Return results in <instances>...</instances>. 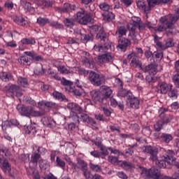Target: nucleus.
<instances>
[{
	"label": "nucleus",
	"mask_w": 179,
	"mask_h": 179,
	"mask_svg": "<svg viewBox=\"0 0 179 179\" xmlns=\"http://www.w3.org/2000/svg\"><path fill=\"white\" fill-rule=\"evenodd\" d=\"M83 54L85 56L82 59V64L87 68L90 69L94 68L96 64L97 65H103V64L111 62L114 58V55H113L111 52H107L94 58H93V57L90 55V53L87 52H83Z\"/></svg>",
	"instance_id": "nucleus-1"
},
{
	"label": "nucleus",
	"mask_w": 179,
	"mask_h": 179,
	"mask_svg": "<svg viewBox=\"0 0 179 179\" xmlns=\"http://www.w3.org/2000/svg\"><path fill=\"white\" fill-rule=\"evenodd\" d=\"M177 22V17L173 14L164 15L159 19V23L157 27H155V31L162 33L166 30H173L174 29V24Z\"/></svg>",
	"instance_id": "nucleus-2"
},
{
	"label": "nucleus",
	"mask_w": 179,
	"mask_h": 179,
	"mask_svg": "<svg viewBox=\"0 0 179 179\" xmlns=\"http://www.w3.org/2000/svg\"><path fill=\"white\" fill-rule=\"evenodd\" d=\"M137 170L140 171L142 177L148 179H167V176L162 174L157 168L145 169L143 166H138Z\"/></svg>",
	"instance_id": "nucleus-3"
},
{
	"label": "nucleus",
	"mask_w": 179,
	"mask_h": 179,
	"mask_svg": "<svg viewBox=\"0 0 179 179\" xmlns=\"http://www.w3.org/2000/svg\"><path fill=\"white\" fill-rule=\"evenodd\" d=\"M17 110L24 117H43L45 115V110L37 111L31 106H24L23 105H17Z\"/></svg>",
	"instance_id": "nucleus-4"
},
{
	"label": "nucleus",
	"mask_w": 179,
	"mask_h": 179,
	"mask_svg": "<svg viewBox=\"0 0 179 179\" xmlns=\"http://www.w3.org/2000/svg\"><path fill=\"white\" fill-rule=\"evenodd\" d=\"M77 22L80 24L86 25L92 22V14L85 10H81L77 13Z\"/></svg>",
	"instance_id": "nucleus-5"
},
{
	"label": "nucleus",
	"mask_w": 179,
	"mask_h": 179,
	"mask_svg": "<svg viewBox=\"0 0 179 179\" xmlns=\"http://www.w3.org/2000/svg\"><path fill=\"white\" fill-rule=\"evenodd\" d=\"M88 80H90L94 86H101V85H103V81L104 80V77L102 74L97 73L96 71H90Z\"/></svg>",
	"instance_id": "nucleus-6"
},
{
	"label": "nucleus",
	"mask_w": 179,
	"mask_h": 179,
	"mask_svg": "<svg viewBox=\"0 0 179 179\" xmlns=\"http://www.w3.org/2000/svg\"><path fill=\"white\" fill-rule=\"evenodd\" d=\"M90 96L93 101H94V103L96 104H100V106H106L108 104L106 98L103 96L101 91L94 90L90 92Z\"/></svg>",
	"instance_id": "nucleus-7"
},
{
	"label": "nucleus",
	"mask_w": 179,
	"mask_h": 179,
	"mask_svg": "<svg viewBox=\"0 0 179 179\" xmlns=\"http://www.w3.org/2000/svg\"><path fill=\"white\" fill-rule=\"evenodd\" d=\"M143 151L144 153H148L150 155V160L152 162H156L159 157L157 156L159 153V149L156 147L152 146H144L143 147Z\"/></svg>",
	"instance_id": "nucleus-8"
},
{
	"label": "nucleus",
	"mask_w": 179,
	"mask_h": 179,
	"mask_svg": "<svg viewBox=\"0 0 179 179\" xmlns=\"http://www.w3.org/2000/svg\"><path fill=\"white\" fill-rule=\"evenodd\" d=\"M80 120L83 121V122H86L88 125H91L92 129L97 131L99 129V127L97 126V123L94 119L92 118L87 113H82Z\"/></svg>",
	"instance_id": "nucleus-9"
},
{
	"label": "nucleus",
	"mask_w": 179,
	"mask_h": 179,
	"mask_svg": "<svg viewBox=\"0 0 179 179\" xmlns=\"http://www.w3.org/2000/svg\"><path fill=\"white\" fill-rule=\"evenodd\" d=\"M118 44L116 46L117 50H120L122 52H125L127 51V48L131 45V41L129 39L123 38H119Z\"/></svg>",
	"instance_id": "nucleus-10"
},
{
	"label": "nucleus",
	"mask_w": 179,
	"mask_h": 179,
	"mask_svg": "<svg viewBox=\"0 0 179 179\" xmlns=\"http://www.w3.org/2000/svg\"><path fill=\"white\" fill-rule=\"evenodd\" d=\"M115 82L117 83L118 86H120V90L118 91L117 96L119 97H127V100L129 97H132V92L131 91H128L127 90L122 89V81L120 78H116Z\"/></svg>",
	"instance_id": "nucleus-11"
},
{
	"label": "nucleus",
	"mask_w": 179,
	"mask_h": 179,
	"mask_svg": "<svg viewBox=\"0 0 179 179\" xmlns=\"http://www.w3.org/2000/svg\"><path fill=\"white\" fill-rule=\"evenodd\" d=\"M7 90L8 93H11L12 96H15L16 97H22L23 96V90L19 85H11Z\"/></svg>",
	"instance_id": "nucleus-12"
},
{
	"label": "nucleus",
	"mask_w": 179,
	"mask_h": 179,
	"mask_svg": "<svg viewBox=\"0 0 179 179\" xmlns=\"http://www.w3.org/2000/svg\"><path fill=\"white\" fill-rule=\"evenodd\" d=\"M100 90L102 96H103V98H105L106 103H108L110 99H111L113 96V90H111L110 87H108L106 85H102L100 87Z\"/></svg>",
	"instance_id": "nucleus-13"
},
{
	"label": "nucleus",
	"mask_w": 179,
	"mask_h": 179,
	"mask_svg": "<svg viewBox=\"0 0 179 179\" xmlns=\"http://www.w3.org/2000/svg\"><path fill=\"white\" fill-rule=\"evenodd\" d=\"M127 59L131 61V64L134 66V68H142V62L138 59V56L133 52L127 55Z\"/></svg>",
	"instance_id": "nucleus-14"
},
{
	"label": "nucleus",
	"mask_w": 179,
	"mask_h": 179,
	"mask_svg": "<svg viewBox=\"0 0 179 179\" xmlns=\"http://www.w3.org/2000/svg\"><path fill=\"white\" fill-rule=\"evenodd\" d=\"M176 155V152L171 150H168L166 152V155L163 156V158L165 159L166 163L169 166H171V164H176V158L173 156Z\"/></svg>",
	"instance_id": "nucleus-15"
},
{
	"label": "nucleus",
	"mask_w": 179,
	"mask_h": 179,
	"mask_svg": "<svg viewBox=\"0 0 179 179\" xmlns=\"http://www.w3.org/2000/svg\"><path fill=\"white\" fill-rule=\"evenodd\" d=\"M171 87L173 85H170L166 82H161L158 84V92L161 93V94H166L168 92L171 90Z\"/></svg>",
	"instance_id": "nucleus-16"
},
{
	"label": "nucleus",
	"mask_w": 179,
	"mask_h": 179,
	"mask_svg": "<svg viewBox=\"0 0 179 179\" xmlns=\"http://www.w3.org/2000/svg\"><path fill=\"white\" fill-rule=\"evenodd\" d=\"M0 164L1 169L4 171V173H10V171H12V166L8 159L0 157Z\"/></svg>",
	"instance_id": "nucleus-17"
},
{
	"label": "nucleus",
	"mask_w": 179,
	"mask_h": 179,
	"mask_svg": "<svg viewBox=\"0 0 179 179\" xmlns=\"http://www.w3.org/2000/svg\"><path fill=\"white\" fill-rule=\"evenodd\" d=\"M140 69L143 71L145 73H148L150 75H156L157 71H156V67L155 66V64H148V66H143L140 67Z\"/></svg>",
	"instance_id": "nucleus-18"
},
{
	"label": "nucleus",
	"mask_w": 179,
	"mask_h": 179,
	"mask_svg": "<svg viewBox=\"0 0 179 179\" xmlns=\"http://www.w3.org/2000/svg\"><path fill=\"white\" fill-rule=\"evenodd\" d=\"M127 100L129 101L130 107L131 108H134L135 110H138V108H139V99L134 96L133 94H131V96L129 97Z\"/></svg>",
	"instance_id": "nucleus-19"
},
{
	"label": "nucleus",
	"mask_w": 179,
	"mask_h": 179,
	"mask_svg": "<svg viewBox=\"0 0 179 179\" xmlns=\"http://www.w3.org/2000/svg\"><path fill=\"white\" fill-rule=\"evenodd\" d=\"M67 108L71 110L72 113H78V114H83V108L76 103H69L67 105Z\"/></svg>",
	"instance_id": "nucleus-20"
},
{
	"label": "nucleus",
	"mask_w": 179,
	"mask_h": 179,
	"mask_svg": "<svg viewBox=\"0 0 179 179\" xmlns=\"http://www.w3.org/2000/svg\"><path fill=\"white\" fill-rule=\"evenodd\" d=\"M77 164H76V169H80L81 171L83 170H86L87 169V163L85 162V160L82 159L80 157L76 158Z\"/></svg>",
	"instance_id": "nucleus-21"
},
{
	"label": "nucleus",
	"mask_w": 179,
	"mask_h": 179,
	"mask_svg": "<svg viewBox=\"0 0 179 179\" xmlns=\"http://www.w3.org/2000/svg\"><path fill=\"white\" fill-rule=\"evenodd\" d=\"M119 167H122L124 170H131L135 169V165L128 161H121L119 162Z\"/></svg>",
	"instance_id": "nucleus-22"
},
{
	"label": "nucleus",
	"mask_w": 179,
	"mask_h": 179,
	"mask_svg": "<svg viewBox=\"0 0 179 179\" xmlns=\"http://www.w3.org/2000/svg\"><path fill=\"white\" fill-rule=\"evenodd\" d=\"M158 139H160V141L164 142V143H169L173 141V135L167 133H162L159 136Z\"/></svg>",
	"instance_id": "nucleus-23"
},
{
	"label": "nucleus",
	"mask_w": 179,
	"mask_h": 179,
	"mask_svg": "<svg viewBox=\"0 0 179 179\" xmlns=\"http://www.w3.org/2000/svg\"><path fill=\"white\" fill-rule=\"evenodd\" d=\"M127 31H128L127 27L124 26H118L115 32V36L116 37H118V38H122V36H127Z\"/></svg>",
	"instance_id": "nucleus-24"
},
{
	"label": "nucleus",
	"mask_w": 179,
	"mask_h": 179,
	"mask_svg": "<svg viewBox=\"0 0 179 179\" xmlns=\"http://www.w3.org/2000/svg\"><path fill=\"white\" fill-rule=\"evenodd\" d=\"M78 88H68L69 91L70 93H73L74 96H78L80 97L82 96V93H83V89H82V85H77Z\"/></svg>",
	"instance_id": "nucleus-25"
},
{
	"label": "nucleus",
	"mask_w": 179,
	"mask_h": 179,
	"mask_svg": "<svg viewBox=\"0 0 179 179\" xmlns=\"http://www.w3.org/2000/svg\"><path fill=\"white\" fill-rule=\"evenodd\" d=\"M38 108H43V107H47V108H52L55 107V103L52 101H41L38 103Z\"/></svg>",
	"instance_id": "nucleus-26"
},
{
	"label": "nucleus",
	"mask_w": 179,
	"mask_h": 179,
	"mask_svg": "<svg viewBox=\"0 0 179 179\" xmlns=\"http://www.w3.org/2000/svg\"><path fill=\"white\" fill-rule=\"evenodd\" d=\"M136 20H133L132 24H129L127 25V29L130 30V31H132L134 34H135V30H136V27L139 26V22H141V18L138 17L136 18Z\"/></svg>",
	"instance_id": "nucleus-27"
},
{
	"label": "nucleus",
	"mask_w": 179,
	"mask_h": 179,
	"mask_svg": "<svg viewBox=\"0 0 179 179\" xmlns=\"http://www.w3.org/2000/svg\"><path fill=\"white\" fill-rule=\"evenodd\" d=\"M43 125H45V127H48V128H54V127L57 125V122H55L52 119L44 117Z\"/></svg>",
	"instance_id": "nucleus-28"
},
{
	"label": "nucleus",
	"mask_w": 179,
	"mask_h": 179,
	"mask_svg": "<svg viewBox=\"0 0 179 179\" xmlns=\"http://www.w3.org/2000/svg\"><path fill=\"white\" fill-rule=\"evenodd\" d=\"M0 79H1L3 82H9V80H12V79H13V76L10 73L1 72Z\"/></svg>",
	"instance_id": "nucleus-29"
},
{
	"label": "nucleus",
	"mask_w": 179,
	"mask_h": 179,
	"mask_svg": "<svg viewBox=\"0 0 179 179\" xmlns=\"http://www.w3.org/2000/svg\"><path fill=\"white\" fill-rule=\"evenodd\" d=\"M97 40H100L101 41H106L107 40V34L104 31V29L101 28L99 31V33L96 34Z\"/></svg>",
	"instance_id": "nucleus-30"
},
{
	"label": "nucleus",
	"mask_w": 179,
	"mask_h": 179,
	"mask_svg": "<svg viewBox=\"0 0 179 179\" xmlns=\"http://www.w3.org/2000/svg\"><path fill=\"white\" fill-rule=\"evenodd\" d=\"M155 164L159 169H170V166H169V164H167V161L164 158L162 159H157V161H155Z\"/></svg>",
	"instance_id": "nucleus-31"
},
{
	"label": "nucleus",
	"mask_w": 179,
	"mask_h": 179,
	"mask_svg": "<svg viewBox=\"0 0 179 179\" xmlns=\"http://www.w3.org/2000/svg\"><path fill=\"white\" fill-rule=\"evenodd\" d=\"M137 6L138 8L141 9V10H144V12H150L149 6L147 4L146 1H137Z\"/></svg>",
	"instance_id": "nucleus-32"
},
{
	"label": "nucleus",
	"mask_w": 179,
	"mask_h": 179,
	"mask_svg": "<svg viewBox=\"0 0 179 179\" xmlns=\"http://www.w3.org/2000/svg\"><path fill=\"white\" fill-rule=\"evenodd\" d=\"M61 84L63 86H66V87H65L66 92H69V89H71L72 87V86H73V83H72V81H71V80H66L65 78H62Z\"/></svg>",
	"instance_id": "nucleus-33"
},
{
	"label": "nucleus",
	"mask_w": 179,
	"mask_h": 179,
	"mask_svg": "<svg viewBox=\"0 0 179 179\" xmlns=\"http://www.w3.org/2000/svg\"><path fill=\"white\" fill-rule=\"evenodd\" d=\"M75 8H76L75 6L66 3H64L63 8H60L59 10L61 12L68 13V12H71V10H75Z\"/></svg>",
	"instance_id": "nucleus-34"
},
{
	"label": "nucleus",
	"mask_w": 179,
	"mask_h": 179,
	"mask_svg": "<svg viewBox=\"0 0 179 179\" xmlns=\"http://www.w3.org/2000/svg\"><path fill=\"white\" fill-rule=\"evenodd\" d=\"M54 2L50 0H39L38 1V5L39 6H44L45 8H52Z\"/></svg>",
	"instance_id": "nucleus-35"
},
{
	"label": "nucleus",
	"mask_w": 179,
	"mask_h": 179,
	"mask_svg": "<svg viewBox=\"0 0 179 179\" xmlns=\"http://www.w3.org/2000/svg\"><path fill=\"white\" fill-rule=\"evenodd\" d=\"M159 117L161 118V121L162 124H169L173 120V115H163L160 114Z\"/></svg>",
	"instance_id": "nucleus-36"
},
{
	"label": "nucleus",
	"mask_w": 179,
	"mask_h": 179,
	"mask_svg": "<svg viewBox=\"0 0 179 179\" xmlns=\"http://www.w3.org/2000/svg\"><path fill=\"white\" fill-rule=\"evenodd\" d=\"M18 62L20 65H31V62L27 56H22L18 59Z\"/></svg>",
	"instance_id": "nucleus-37"
},
{
	"label": "nucleus",
	"mask_w": 179,
	"mask_h": 179,
	"mask_svg": "<svg viewBox=\"0 0 179 179\" xmlns=\"http://www.w3.org/2000/svg\"><path fill=\"white\" fill-rule=\"evenodd\" d=\"M52 96L53 97H55V99H57V100H61V101L66 100V96H65V95L58 91L53 92Z\"/></svg>",
	"instance_id": "nucleus-38"
},
{
	"label": "nucleus",
	"mask_w": 179,
	"mask_h": 179,
	"mask_svg": "<svg viewBox=\"0 0 179 179\" xmlns=\"http://www.w3.org/2000/svg\"><path fill=\"white\" fill-rule=\"evenodd\" d=\"M40 157H41V154L38 152H34L31 157V163H33V164H36V166H37Z\"/></svg>",
	"instance_id": "nucleus-39"
},
{
	"label": "nucleus",
	"mask_w": 179,
	"mask_h": 179,
	"mask_svg": "<svg viewBox=\"0 0 179 179\" xmlns=\"http://www.w3.org/2000/svg\"><path fill=\"white\" fill-rule=\"evenodd\" d=\"M108 160L109 163H111V164H114L115 166H120V162H121V160H118V157H114L111 155L108 156Z\"/></svg>",
	"instance_id": "nucleus-40"
},
{
	"label": "nucleus",
	"mask_w": 179,
	"mask_h": 179,
	"mask_svg": "<svg viewBox=\"0 0 179 179\" xmlns=\"http://www.w3.org/2000/svg\"><path fill=\"white\" fill-rule=\"evenodd\" d=\"M17 83H18L19 86H22V87H26V86H28L29 85L27 78L23 77H19L17 78Z\"/></svg>",
	"instance_id": "nucleus-41"
},
{
	"label": "nucleus",
	"mask_w": 179,
	"mask_h": 179,
	"mask_svg": "<svg viewBox=\"0 0 179 179\" xmlns=\"http://www.w3.org/2000/svg\"><path fill=\"white\" fill-rule=\"evenodd\" d=\"M64 22L66 27H73V26H75L76 20H75V18H66Z\"/></svg>",
	"instance_id": "nucleus-42"
},
{
	"label": "nucleus",
	"mask_w": 179,
	"mask_h": 179,
	"mask_svg": "<svg viewBox=\"0 0 179 179\" xmlns=\"http://www.w3.org/2000/svg\"><path fill=\"white\" fill-rule=\"evenodd\" d=\"M13 22H15V23H17V24H20V26H26V20H24V18L22 17H14Z\"/></svg>",
	"instance_id": "nucleus-43"
},
{
	"label": "nucleus",
	"mask_w": 179,
	"mask_h": 179,
	"mask_svg": "<svg viewBox=\"0 0 179 179\" xmlns=\"http://www.w3.org/2000/svg\"><path fill=\"white\" fill-rule=\"evenodd\" d=\"M35 75H44V69H43V64H39L35 66L34 71Z\"/></svg>",
	"instance_id": "nucleus-44"
},
{
	"label": "nucleus",
	"mask_w": 179,
	"mask_h": 179,
	"mask_svg": "<svg viewBox=\"0 0 179 179\" xmlns=\"http://www.w3.org/2000/svg\"><path fill=\"white\" fill-rule=\"evenodd\" d=\"M148 9L152 10V8H155L157 5H160V0H147Z\"/></svg>",
	"instance_id": "nucleus-45"
},
{
	"label": "nucleus",
	"mask_w": 179,
	"mask_h": 179,
	"mask_svg": "<svg viewBox=\"0 0 179 179\" xmlns=\"http://www.w3.org/2000/svg\"><path fill=\"white\" fill-rule=\"evenodd\" d=\"M103 17V20L106 22H111V20H113V19H115V15L112 12L108 13L107 15L102 14Z\"/></svg>",
	"instance_id": "nucleus-46"
},
{
	"label": "nucleus",
	"mask_w": 179,
	"mask_h": 179,
	"mask_svg": "<svg viewBox=\"0 0 179 179\" xmlns=\"http://www.w3.org/2000/svg\"><path fill=\"white\" fill-rule=\"evenodd\" d=\"M171 47H174V41L173 40V38H169L166 39L163 50H167V48H171Z\"/></svg>",
	"instance_id": "nucleus-47"
},
{
	"label": "nucleus",
	"mask_w": 179,
	"mask_h": 179,
	"mask_svg": "<svg viewBox=\"0 0 179 179\" xmlns=\"http://www.w3.org/2000/svg\"><path fill=\"white\" fill-rule=\"evenodd\" d=\"M90 169L92 170V171H95L96 173H100L101 171V166L99 164H94L92 162L90 163Z\"/></svg>",
	"instance_id": "nucleus-48"
},
{
	"label": "nucleus",
	"mask_w": 179,
	"mask_h": 179,
	"mask_svg": "<svg viewBox=\"0 0 179 179\" xmlns=\"http://www.w3.org/2000/svg\"><path fill=\"white\" fill-rule=\"evenodd\" d=\"M99 8L103 12H108L111 9V6L108 3L103 2L99 4Z\"/></svg>",
	"instance_id": "nucleus-49"
},
{
	"label": "nucleus",
	"mask_w": 179,
	"mask_h": 179,
	"mask_svg": "<svg viewBox=\"0 0 179 179\" xmlns=\"http://www.w3.org/2000/svg\"><path fill=\"white\" fill-rule=\"evenodd\" d=\"M101 152V159H106V156H108V148L106 146H102L100 148Z\"/></svg>",
	"instance_id": "nucleus-50"
},
{
	"label": "nucleus",
	"mask_w": 179,
	"mask_h": 179,
	"mask_svg": "<svg viewBox=\"0 0 179 179\" xmlns=\"http://www.w3.org/2000/svg\"><path fill=\"white\" fill-rule=\"evenodd\" d=\"M24 129L26 130L25 132L26 134H36V132H37V130L36 129V127H34V125H30V126H27V127L24 128Z\"/></svg>",
	"instance_id": "nucleus-51"
},
{
	"label": "nucleus",
	"mask_w": 179,
	"mask_h": 179,
	"mask_svg": "<svg viewBox=\"0 0 179 179\" xmlns=\"http://www.w3.org/2000/svg\"><path fill=\"white\" fill-rule=\"evenodd\" d=\"M22 44L24 45H29V44H36V41H34V38H24L23 39H22L21 41Z\"/></svg>",
	"instance_id": "nucleus-52"
},
{
	"label": "nucleus",
	"mask_w": 179,
	"mask_h": 179,
	"mask_svg": "<svg viewBox=\"0 0 179 179\" xmlns=\"http://www.w3.org/2000/svg\"><path fill=\"white\" fill-rule=\"evenodd\" d=\"M20 160H21L22 163L26 164V163H29L30 162V158L29 157V155L21 154L19 157Z\"/></svg>",
	"instance_id": "nucleus-53"
},
{
	"label": "nucleus",
	"mask_w": 179,
	"mask_h": 179,
	"mask_svg": "<svg viewBox=\"0 0 179 179\" xmlns=\"http://www.w3.org/2000/svg\"><path fill=\"white\" fill-rule=\"evenodd\" d=\"M10 127H12V125L10 124V121H8V120H6L3 122L1 124V128L4 132H6V130L9 129Z\"/></svg>",
	"instance_id": "nucleus-54"
},
{
	"label": "nucleus",
	"mask_w": 179,
	"mask_h": 179,
	"mask_svg": "<svg viewBox=\"0 0 179 179\" xmlns=\"http://www.w3.org/2000/svg\"><path fill=\"white\" fill-rule=\"evenodd\" d=\"M163 122L162 120H159L158 122H156V124L154 125V128L155 131L157 132H160L162 129H163Z\"/></svg>",
	"instance_id": "nucleus-55"
},
{
	"label": "nucleus",
	"mask_w": 179,
	"mask_h": 179,
	"mask_svg": "<svg viewBox=\"0 0 179 179\" xmlns=\"http://www.w3.org/2000/svg\"><path fill=\"white\" fill-rule=\"evenodd\" d=\"M47 22H48V19H47V18H43L41 17H39L37 19V23L40 26H45V24H47Z\"/></svg>",
	"instance_id": "nucleus-56"
},
{
	"label": "nucleus",
	"mask_w": 179,
	"mask_h": 179,
	"mask_svg": "<svg viewBox=\"0 0 179 179\" xmlns=\"http://www.w3.org/2000/svg\"><path fill=\"white\" fill-rule=\"evenodd\" d=\"M84 41H86V43H87V41H93V39L94 38V37L93 36V34H84Z\"/></svg>",
	"instance_id": "nucleus-57"
},
{
	"label": "nucleus",
	"mask_w": 179,
	"mask_h": 179,
	"mask_svg": "<svg viewBox=\"0 0 179 179\" xmlns=\"http://www.w3.org/2000/svg\"><path fill=\"white\" fill-rule=\"evenodd\" d=\"M91 156H93V157H96V159H100L101 157V152L99 150H93L90 152Z\"/></svg>",
	"instance_id": "nucleus-58"
},
{
	"label": "nucleus",
	"mask_w": 179,
	"mask_h": 179,
	"mask_svg": "<svg viewBox=\"0 0 179 179\" xmlns=\"http://www.w3.org/2000/svg\"><path fill=\"white\" fill-rule=\"evenodd\" d=\"M38 164H39V167L40 169H42L43 170H46L47 167H48V164L47 162L43 159H40L38 161Z\"/></svg>",
	"instance_id": "nucleus-59"
},
{
	"label": "nucleus",
	"mask_w": 179,
	"mask_h": 179,
	"mask_svg": "<svg viewBox=\"0 0 179 179\" xmlns=\"http://www.w3.org/2000/svg\"><path fill=\"white\" fill-rule=\"evenodd\" d=\"M154 55L158 61H162L163 59V52H159V51H155L154 52Z\"/></svg>",
	"instance_id": "nucleus-60"
},
{
	"label": "nucleus",
	"mask_w": 179,
	"mask_h": 179,
	"mask_svg": "<svg viewBox=\"0 0 179 179\" xmlns=\"http://www.w3.org/2000/svg\"><path fill=\"white\" fill-rule=\"evenodd\" d=\"M83 173V176L86 179H90L92 177V173H90V171H89L88 168L82 171Z\"/></svg>",
	"instance_id": "nucleus-61"
},
{
	"label": "nucleus",
	"mask_w": 179,
	"mask_h": 179,
	"mask_svg": "<svg viewBox=\"0 0 179 179\" xmlns=\"http://www.w3.org/2000/svg\"><path fill=\"white\" fill-rule=\"evenodd\" d=\"M173 83L176 87H179V73H176L173 78Z\"/></svg>",
	"instance_id": "nucleus-62"
},
{
	"label": "nucleus",
	"mask_w": 179,
	"mask_h": 179,
	"mask_svg": "<svg viewBox=\"0 0 179 179\" xmlns=\"http://www.w3.org/2000/svg\"><path fill=\"white\" fill-rule=\"evenodd\" d=\"M146 81L149 83H156L157 82V78L155 77H152V76H148L146 77Z\"/></svg>",
	"instance_id": "nucleus-63"
},
{
	"label": "nucleus",
	"mask_w": 179,
	"mask_h": 179,
	"mask_svg": "<svg viewBox=\"0 0 179 179\" xmlns=\"http://www.w3.org/2000/svg\"><path fill=\"white\" fill-rule=\"evenodd\" d=\"M166 179H179V170L176 172H175L172 177L167 176Z\"/></svg>",
	"instance_id": "nucleus-64"
}]
</instances>
